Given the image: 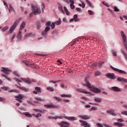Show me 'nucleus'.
<instances>
[{
	"label": "nucleus",
	"instance_id": "64",
	"mask_svg": "<svg viewBox=\"0 0 127 127\" xmlns=\"http://www.w3.org/2000/svg\"><path fill=\"white\" fill-rule=\"evenodd\" d=\"M123 108L127 110V104H125L123 105Z\"/></svg>",
	"mask_w": 127,
	"mask_h": 127
},
{
	"label": "nucleus",
	"instance_id": "2",
	"mask_svg": "<svg viewBox=\"0 0 127 127\" xmlns=\"http://www.w3.org/2000/svg\"><path fill=\"white\" fill-rule=\"evenodd\" d=\"M32 13H31L29 15V16L31 17L32 16V14L33 13L35 14V15H36V14H40L41 13V11L40 10L38 9V7L37 6H35L34 5H32Z\"/></svg>",
	"mask_w": 127,
	"mask_h": 127
},
{
	"label": "nucleus",
	"instance_id": "4",
	"mask_svg": "<svg viewBox=\"0 0 127 127\" xmlns=\"http://www.w3.org/2000/svg\"><path fill=\"white\" fill-rule=\"evenodd\" d=\"M44 107L47 108V109H59V106L54 105L53 104L45 105Z\"/></svg>",
	"mask_w": 127,
	"mask_h": 127
},
{
	"label": "nucleus",
	"instance_id": "58",
	"mask_svg": "<svg viewBox=\"0 0 127 127\" xmlns=\"http://www.w3.org/2000/svg\"><path fill=\"white\" fill-rule=\"evenodd\" d=\"M76 10L78 12H82V10H81V8L77 7L76 8Z\"/></svg>",
	"mask_w": 127,
	"mask_h": 127
},
{
	"label": "nucleus",
	"instance_id": "61",
	"mask_svg": "<svg viewBox=\"0 0 127 127\" xmlns=\"http://www.w3.org/2000/svg\"><path fill=\"white\" fill-rule=\"evenodd\" d=\"M36 55H38V56H46V55L45 54H37Z\"/></svg>",
	"mask_w": 127,
	"mask_h": 127
},
{
	"label": "nucleus",
	"instance_id": "7",
	"mask_svg": "<svg viewBox=\"0 0 127 127\" xmlns=\"http://www.w3.org/2000/svg\"><path fill=\"white\" fill-rule=\"evenodd\" d=\"M76 91H77V92H79V93H82L83 94L91 95V92L87 90H85L84 89L77 88L76 89Z\"/></svg>",
	"mask_w": 127,
	"mask_h": 127
},
{
	"label": "nucleus",
	"instance_id": "50",
	"mask_svg": "<svg viewBox=\"0 0 127 127\" xmlns=\"http://www.w3.org/2000/svg\"><path fill=\"white\" fill-rule=\"evenodd\" d=\"M13 74L16 76V77H19V74H18L17 71H13Z\"/></svg>",
	"mask_w": 127,
	"mask_h": 127
},
{
	"label": "nucleus",
	"instance_id": "15",
	"mask_svg": "<svg viewBox=\"0 0 127 127\" xmlns=\"http://www.w3.org/2000/svg\"><path fill=\"white\" fill-rule=\"evenodd\" d=\"M111 90H113L115 92H121L122 91L119 87L116 86L112 87Z\"/></svg>",
	"mask_w": 127,
	"mask_h": 127
},
{
	"label": "nucleus",
	"instance_id": "9",
	"mask_svg": "<svg viewBox=\"0 0 127 127\" xmlns=\"http://www.w3.org/2000/svg\"><path fill=\"white\" fill-rule=\"evenodd\" d=\"M1 71L3 72V73H5L6 75H9V72H10V70L5 67H2V69H1Z\"/></svg>",
	"mask_w": 127,
	"mask_h": 127
},
{
	"label": "nucleus",
	"instance_id": "23",
	"mask_svg": "<svg viewBox=\"0 0 127 127\" xmlns=\"http://www.w3.org/2000/svg\"><path fill=\"white\" fill-rule=\"evenodd\" d=\"M61 96L63 98H71L72 96L71 95L61 94Z\"/></svg>",
	"mask_w": 127,
	"mask_h": 127
},
{
	"label": "nucleus",
	"instance_id": "16",
	"mask_svg": "<svg viewBox=\"0 0 127 127\" xmlns=\"http://www.w3.org/2000/svg\"><path fill=\"white\" fill-rule=\"evenodd\" d=\"M49 119L50 120H57V119H63V118L61 116H55V117H49Z\"/></svg>",
	"mask_w": 127,
	"mask_h": 127
},
{
	"label": "nucleus",
	"instance_id": "36",
	"mask_svg": "<svg viewBox=\"0 0 127 127\" xmlns=\"http://www.w3.org/2000/svg\"><path fill=\"white\" fill-rule=\"evenodd\" d=\"M9 7L10 8L9 9V12H10V13H11V11H12V10L14 11V12L15 11H14V9H13V8L11 6V5H9Z\"/></svg>",
	"mask_w": 127,
	"mask_h": 127
},
{
	"label": "nucleus",
	"instance_id": "29",
	"mask_svg": "<svg viewBox=\"0 0 127 127\" xmlns=\"http://www.w3.org/2000/svg\"><path fill=\"white\" fill-rule=\"evenodd\" d=\"M94 75H95V77L100 76V75H101V71H100L99 70L95 71Z\"/></svg>",
	"mask_w": 127,
	"mask_h": 127
},
{
	"label": "nucleus",
	"instance_id": "30",
	"mask_svg": "<svg viewBox=\"0 0 127 127\" xmlns=\"http://www.w3.org/2000/svg\"><path fill=\"white\" fill-rule=\"evenodd\" d=\"M105 62H100L99 63H98V67H99V68H102V67H103V65H104Z\"/></svg>",
	"mask_w": 127,
	"mask_h": 127
},
{
	"label": "nucleus",
	"instance_id": "8",
	"mask_svg": "<svg viewBox=\"0 0 127 127\" xmlns=\"http://www.w3.org/2000/svg\"><path fill=\"white\" fill-rule=\"evenodd\" d=\"M79 122H80V123H82L81 126H82V127H91V125L89 124V123H87V122L85 121L79 120Z\"/></svg>",
	"mask_w": 127,
	"mask_h": 127
},
{
	"label": "nucleus",
	"instance_id": "12",
	"mask_svg": "<svg viewBox=\"0 0 127 127\" xmlns=\"http://www.w3.org/2000/svg\"><path fill=\"white\" fill-rule=\"evenodd\" d=\"M78 118H81L82 120H90L91 119V117L88 115H79Z\"/></svg>",
	"mask_w": 127,
	"mask_h": 127
},
{
	"label": "nucleus",
	"instance_id": "41",
	"mask_svg": "<svg viewBox=\"0 0 127 127\" xmlns=\"http://www.w3.org/2000/svg\"><path fill=\"white\" fill-rule=\"evenodd\" d=\"M49 30H50V27L49 26H47L45 29V31L47 32V33L48 31H49Z\"/></svg>",
	"mask_w": 127,
	"mask_h": 127
},
{
	"label": "nucleus",
	"instance_id": "28",
	"mask_svg": "<svg viewBox=\"0 0 127 127\" xmlns=\"http://www.w3.org/2000/svg\"><path fill=\"white\" fill-rule=\"evenodd\" d=\"M23 63H24V64L26 65V66H27L28 67L30 66V65H31V63H30L28 62L23 61Z\"/></svg>",
	"mask_w": 127,
	"mask_h": 127
},
{
	"label": "nucleus",
	"instance_id": "43",
	"mask_svg": "<svg viewBox=\"0 0 127 127\" xmlns=\"http://www.w3.org/2000/svg\"><path fill=\"white\" fill-rule=\"evenodd\" d=\"M88 12L90 15H93L94 14V12L91 10H88Z\"/></svg>",
	"mask_w": 127,
	"mask_h": 127
},
{
	"label": "nucleus",
	"instance_id": "13",
	"mask_svg": "<svg viewBox=\"0 0 127 127\" xmlns=\"http://www.w3.org/2000/svg\"><path fill=\"white\" fill-rule=\"evenodd\" d=\"M21 80H22L23 82H25V83H27V84H31V81L29 79V78H21Z\"/></svg>",
	"mask_w": 127,
	"mask_h": 127
},
{
	"label": "nucleus",
	"instance_id": "25",
	"mask_svg": "<svg viewBox=\"0 0 127 127\" xmlns=\"http://www.w3.org/2000/svg\"><path fill=\"white\" fill-rule=\"evenodd\" d=\"M36 27L38 30H39V29H40V27H41V25H40V22L38 21L36 22Z\"/></svg>",
	"mask_w": 127,
	"mask_h": 127
},
{
	"label": "nucleus",
	"instance_id": "52",
	"mask_svg": "<svg viewBox=\"0 0 127 127\" xmlns=\"http://www.w3.org/2000/svg\"><path fill=\"white\" fill-rule=\"evenodd\" d=\"M122 115H124L125 116H127V111H123L122 113H121Z\"/></svg>",
	"mask_w": 127,
	"mask_h": 127
},
{
	"label": "nucleus",
	"instance_id": "48",
	"mask_svg": "<svg viewBox=\"0 0 127 127\" xmlns=\"http://www.w3.org/2000/svg\"><path fill=\"white\" fill-rule=\"evenodd\" d=\"M77 42H78V40H73L71 43V46H73V45H74V44H75V43H77Z\"/></svg>",
	"mask_w": 127,
	"mask_h": 127
},
{
	"label": "nucleus",
	"instance_id": "55",
	"mask_svg": "<svg viewBox=\"0 0 127 127\" xmlns=\"http://www.w3.org/2000/svg\"><path fill=\"white\" fill-rule=\"evenodd\" d=\"M15 86L16 87H17V88H19V89H20V90H22L23 91L24 90V88H25L24 87H19V86H17L16 85H15Z\"/></svg>",
	"mask_w": 127,
	"mask_h": 127
},
{
	"label": "nucleus",
	"instance_id": "3",
	"mask_svg": "<svg viewBox=\"0 0 127 127\" xmlns=\"http://www.w3.org/2000/svg\"><path fill=\"white\" fill-rule=\"evenodd\" d=\"M20 20H21V18H19L18 19H17L14 22V23L13 24L12 26L9 29V33L11 34V33H12V32H13V30H14V29H15V28H16V26H17V25L18 24V23H19V22L20 21Z\"/></svg>",
	"mask_w": 127,
	"mask_h": 127
},
{
	"label": "nucleus",
	"instance_id": "60",
	"mask_svg": "<svg viewBox=\"0 0 127 127\" xmlns=\"http://www.w3.org/2000/svg\"><path fill=\"white\" fill-rule=\"evenodd\" d=\"M63 21L65 23H67V19H66V18H63Z\"/></svg>",
	"mask_w": 127,
	"mask_h": 127
},
{
	"label": "nucleus",
	"instance_id": "62",
	"mask_svg": "<svg viewBox=\"0 0 127 127\" xmlns=\"http://www.w3.org/2000/svg\"><path fill=\"white\" fill-rule=\"evenodd\" d=\"M61 88H64V87H65V85L64 84V83H61Z\"/></svg>",
	"mask_w": 127,
	"mask_h": 127
},
{
	"label": "nucleus",
	"instance_id": "26",
	"mask_svg": "<svg viewBox=\"0 0 127 127\" xmlns=\"http://www.w3.org/2000/svg\"><path fill=\"white\" fill-rule=\"evenodd\" d=\"M1 75L2 76H3V77H4V78L8 80V81H9V82L11 81V79L9 78V77H8V76H7V75H6V74H1Z\"/></svg>",
	"mask_w": 127,
	"mask_h": 127
},
{
	"label": "nucleus",
	"instance_id": "59",
	"mask_svg": "<svg viewBox=\"0 0 127 127\" xmlns=\"http://www.w3.org/2000/svg\"><path fill=\"white\" fill-rule=\"evenodd\" d=\"M69 2L70 3V4H74V3H75L74 0H69Z\"/></svg>",
	"mask_w": 127,
	"mask_h": 127
},
{
	"label": "nucleus",
	"instance_id": "53",
	"mask_svg": "<svg viewBox=\"0 0 127 127\" xmlns=\"http://www.w3.org/2000/svg\"><path fill=\"white\" fill-rule=\"evenodd\" d=\"M117 122H120V123H123V122H124V120H123V119H122V118H121V119H118L117 120Z\"/></svg>",
	"mask_w": 127,
	"mask_h": 127
},
{
	"label": "nucleus",
	"instance_id": "38",
	"mask_svg": "<svg viewBox=\"0 0 127 127\" xmlns=\"http://www.w3.org/2000/svg\"><path fill=\"white\" fill-rule=\"evenodd\" d=\"M54 98L55 99V100H56L57 101H59V102H61V101H62V99H60L59 97H54Z\"/></svg>",
	"mask_w": 127,
	"mask_h": 127
},
{
	"label": "nucleus",
	"instance_id": "57",
	"mask_svg": "<svg viewBox=\"0 0 127 127\" xmlns=\"http://www.w3.org/2000/svg\"><path fill=\"white\" fill-rule=\"evenodd\" d=\"M42 35H47V32H46V31L42 32Z\"/></svg>",
	"mask_w": 127,
	"mask_h": 127
},
{
	"label": "nucleus",
	"instance_id": "27",
	"mask_svg": "<svg viewBox=\"0 0 127 127\" xmlns=\"http://www.w3.org/2000/svg\"><path fill=\"white\" fill-rule=\"evenodd\" d=\"M35 100L39 101L40 102H44V99H42L40 97H35Z\"/></svg>",
	"mask_w": 127,
	"mask_h": 127
},
{
	"label": "nucleus",
	"instance_id": "22",
	"mask_svg": "<svg viewBox=\"0 0 127 127\" xmlns=\"http://www.w3.org/2000/svg\"><path fill=\"white\" fill-rule=\"evenodd\" d=\"M47 90L49 91V92H54V88L52 87H47Z\"/></svg>",
	"mask_w": 127,
	"mask_h": 127
},
{
	"label": "nucleus",
	"instance_id": "24",
	"mask_svg": "<svg viewBox=\"0 0 127 127\" xmlns=\"http://www.w3.org/2000/svg\"><path fill=\"white\" fill-rule=\"evenodd\" d=\"M94 101L96 103H101L102 102V99L100 98H96L94 99Z\"/></svg>",
	"mask_w": 127,
	"mask_h": 127
},
{
	"label": "nucleus",
	"instance_id": "63",
	"mask_svg": "<svg viewBox=\"0 0 127 127\" xmlns=\"http://www.w3.org/2000/svg\"><path fill=\"white\" fill-rule=\"evenodd\" d=\"M113 56H117V52H113Z\"/></svg>",
	"mask_w": 127,
	"mask_h": 127
},
{
	"label": "nucleus",
	"instance_id": "18",
	"mask_svg": "<svg viewBox=\"0 0 127 127\" xmlns=\"http://www.w3.org/2000/svg\"><path fill=\"white\" fill-rule=\"evenodd\" d=\"M24 27H25V22H22L21 24L19 30H20L21 31V30H22V29H23Z\"/></svg>",
	"mask_w": 127,
	"mask_h": 127
},
{
	"label": "nucleus",
	"instance_id": "34",
	"mask_svg": "<svg viewBox=\"0 0 127 127\" xmlns=\"http://www.w3.org/2000/svg\"><path fill=\"white\" fill-rule=\"evenodd\" d=\"M35 90L37 91V92H38V93H41V89L40 88V87H36Z\"/></svg>",
	"mask_w": 127,
	"mask_h": 127
},
{
	"label": "nucleus",
	"instance_id": "37",
	"mask_svg": "<svg viewBox=\"0 0 127 127\" xmlns=\"http://www.w3.org/2000/svg\"><path fill=\"white\" fill-rule=\"evenodd\" d=\"M8 29V26H6L5 27H4L2 29L1 31H5L6 30H7Z\"/></svg>",
	"mask_w": 127,
	"mask_h": 127
},
{
	"label": "nucleus",
	"instance_id": "54",
	"mask_svg": "<svg viewBox=\"0 0 127 127\" xmlns=\"http://www.w3.org/2000/svg\"><path fill=\"white\" fill-rule=\"evenodd\" d=\"M70 6L71 9H74V8H75V5H74V4H70Z\"/></svg>",
	"mask_w": 127,
	"mask_h": 127
},
{
	"label": "nucleus",
	"instance_id": "17",
	"mask_svg": "<svg viewBox=\"0 0 127 127\" xmlns=\"http://www.w3.org/2000/svg\"><path fill=\"white\" fill-rule=\"evenodd\" d=\"M32 36H33V34L31 33H29L24 35V39H25L28 38V37H31Z\"/></svg>",
	"mask_w": 127,
	"mask_h": 127
},
{
	"label": "nucleus",
	"instance_id": "51",
	"mask_svg": "<svg viewBox=\"0 0 127 127\" xmlns=\"http://www.w3.org/2000/svg\"><path fill=\"white\" fill-rule=\"evenodd\" d=\"M42 115H41V114L40 113H38L36 116H35V118H40V117H42Z\"/></svg>",
	"mask_w": 127,
	"mask_h": 127
},
{
	"label": "nucleus",
	"instance_id": "40",
	"mask_svg": "<svg viewBox=\"0 0 127 127\" xmlns=\"http://www.w3.org/2000/svg\"><path fill=\"white\" fill-rule=\"evenodd\" d=\"M102 4H104L105 6H107V7H110V5L108 4V3H106L105 1H102Z\"/></svg>",
	"mask_w": 127,
	"mask_h": 127
},
{
	"label": "nucleus",
	"instance_id": "19",
	"mask_svg": "<svg viewBox=\"0 0 127 127\" xmlns=\"http://www.w3.org/2000/svg\"><path fill=\"white\" fill-rule=\"evenodd\" d=\"M21 33H22L21 31L19 30V32L18 33L17 37L18 39H21V38H22V36L21 35Z\"/></svg>",
	"mask_w": 127,
	"mask_h": 127
},
{
	"label": "nucleus",
	"instance_id": "47",
	"mask_svg": "<svg viewBox=\"0 0 127 127\" xmlns=\"http://www.w3.org/2000/svg\"><path fill=\"white\" fill-rule=\"evenodd\" d=\"M97 110H98V109H97V108H96L95 107H93L90 109V112H92V111H97Z\"/></svg>",
	"mask_w": 127,
	"mask_h": 127
},
{
	"label": "nucleus",
	"instance_id": "14",
	"mask_svg": "<svg viewBox=\"0 0 127 127\" xmlns=\"http://www.w3.org/2000/svg\"><path fill=\"white\" fill-rule=\"evenodd\" d=\"M117 81H118V82H124L125 83H127V79L124 78L118 77Z\"/></svg>",
	"mask_w": 127,
	"mask_h": 127
},
{
	"label": "nucleus",
	"instance_id": "42",
	"mask_svg": "<svg viewBox=\"0 0 127 127\" xmlns=\"http://www.w3.org/2000/svg\"><path fill=\"white\" fill-rule=\"evenodd\" d=\"M13 80H15L16 82H18L19 83H21V80H19L18 78H16V77L13 78Z\"/></svg>",
	"mask_w": 127,
	"mask_h": 127
},
{
	"label": "nucleus",
	"instance_id": "20",
	"mask_svg": "<svg viewBox=\"0 0 127 127\" xmlns=\"http://www.w3.org/2000/svg\"><path fill=\"white\" fill-rule=\"evenodd\" d=\"M78 15L77 14H75L73 16V20L75 22H77V21H79V18H77Z\"/></svg>",
	"mask_w": 127,
	"mask_h": 127
},
{
	"label": "nucleus",
	"instance_id": "31",
	"mask_svg": "<svg viewBox=\"0 0 127 127\" xmlns=\"http://www.w3.org/2000/svg\"><path fill=\"white\" fill-rule=\"evenodd\" d=\"M59 82H62V81L61 80H56V81L51 80L49 81V83H53V84H56L57 83H59Z\"/></svg>",
	"mask_w": 127,
	"mask_h": 127
},
{
	"label": "nucleus",
	"instance_id": "45",
	"mask_svg": "<svg viewBox=\"0 0 127 127\" xmlns=\"http://www.w3.org/2000/svg\"><path fill=\"white\" fill-rule=\"evenodd\" d=\"M1 89H2V90H4V91H7V90H8V87H1Z\"/></svg>",
	"mask_w": 127,
	"mask_h": 127
},
{
	"label": "nucleus",
	"instance_id": "10",
	"mask_svg": "<svg viewBox=\"0 0 127 127\" xmlns=\"http://www.w3.org/2000/svg\"><path fill=\"white\" fill-rule=\"evenodd\" d=\"M64 119H65V120H68V121H76L77 118L75 117H68V116H64Z\"/></svg>",
	"mask_w": 127,
	"mask_h": 127
},
{
	"label": "nucleus",
	"instance_id": "46",
	"mask_svg": "<svg viewBox=\"0 0 127 127\" xmlns=\"http://www.w3.org/2000/svg\"><path fill=\"white\" fill-rule=\"evenodd\" d=\"M51 27L52 29H54V28H55V24L54 23V22H53L51 24Z\"/></svg>",
	"mask_w": 127,
	"mask_h": 127
},
{
	"label": "nucleus",
	"instance_id": "5",
	"mask_svg": "<svg viewBox=\"0 0 127 127\" xmlns=\"http://www.w3.org/2000/svg\"><path fill=\"white\" fill-rule=\"evenodd\" d=\"M110 67L111 69H112V70H114V71H116V72H118L120 73V74H127V72L121 69H119V68H115L112 65H110Z\"/></svg>",
	"mask_w": 127,
	"mask_h": 127
},
{
	"label": "nucleus",
	"instance_id": "1",
	"mask_svg": "<svg viewBox=\"0 0 127 127\" xmlns=\"http://www.w3.org/2000/svg\"><path fill=\"white\" fill-rule=\"evenodd\" d=\"M85 82L86 83L84 84L83 86H85V87H87L88 89H91V91L92 92H94V93H96L97 94L101 93V90H100V89L97 87H92V86H91V83L89 82V81L87 80V79H85Z\"/></svg>",
	"mask_w": 127,
	"mask_h": 127
},
{
	"label": "nucleus",
	"instance_id": "49",
	"mask_svg": "<svg viewBox=\"0 0 127 127\" xmlns=\"http://www.w3.org/2000/svg\"><path fill=\"white\" fill-rule=\"evenodd\" d=\"M33 110L35 112H39V113H43V111L42 110H40V109H33Z\"/></svg>",
	"mask_w": 127,
	"mask_h": 127
},
{
	"label": "nucleus",
	"instance_id": "21",
	"mask_svg": "<svg viewBox=\"0 0 127 127\" xmlns=\"http://www.w3.org/2000/svg\"><path fill=\"white\" fill-rule=\"evenodd\" d=\"M62 22V21L61 20V18H59V20L57 21H56L55 23V24H56V25H60Z\"/></svg>",
	"mask_w": 127,
	"mask_h": 127
},
{
	"label": "nucleus",
	"instance_id": "56",
	"mask_svg": "<svg viewBox=\"0 0 127 127\" xmlns=\"http://www.w3.org/2000/svg\"><path fill=\"white\" fill-rule=\"evenodd\" d=\"M51 24V22L49 21L46 23V26H49Z\"/></svg>",
	"mask_w": 127,
	"mask_h": 127
},
{
	"label": "nucleus",
	"instance_id": "6",
	"mask_svg": "<svg viewBox=\"0 0 127 127\" xmlns=\"http://www.w3.org/2000/svg\"><path fill=\"white\" fill-rule=\"evenodd\" d=\"M106 77H107V78H109V79H111V80H115L117 77L115 76V73H107L106 74Z\"/></svg>",
	"mask_w": 127,
	"mask_h": 127
},
{
	"label": "nucleus",
	"instance_id": "33",
	"mask_svg": "<svg viewBox=\"0 0 127 127\" xmlns=\"http://www.w3.org/2000/svg\"><path fill=\"white\" fill-rule=\"evenodd\" d=\"M52 35L53 37H55V36H57V31H54L52 33Z\"/></svg>",
	"mask_w": 127,
	"mask_h": 127
},
{
	"label": "nucleus",
	"instance_id": "39",
	"mask_svg": "<svg viewBox=\"0 0 127 127\" xmlns=\"http://www.w3.org/2000/svg\"><path fill=\"white\" fill-rule=\"evenodd\" d=\"M24 115L25 116H26V117H27L28 118H31L32 117L31 116V114H29L28 113H25Z\"/></svg>",
	"mask_w": 127,
	"mask_h": 127
},
{
	"label": "nucleus",
	"instance_id": "32",
	"mask_svg": "<svg viewBox=\"0 0 127 127\" xmlns=\"http://www.w3.org/2000/svg\"><path fill=\"white\" fill-rule=\"evenodd\" d=\"M15 99H20L21 100L23 98V95L19 94L18 96H15Z\"/></svg>",
	"mask_w": 127,
	"mask_h": 127
},
{
	"label": "nucleus",
	"instance_id": "44",
	"mask_svg": "<svg viewBox=\"0 0 127 127\" xmlns=\"http://www.w3.org/2000/svg\"><path fill=\"white\" fill-rule=\"evenodd\" d=\"M114 11H116V12H118V11H120V9L118 8V7H117L116 6H115L114 7Z\"/></svg>",
	"mask_w": 127,
	"mask_h": 127
},
{
	"label": "nucleus",
	"instance_id": "11",
	"mask_svg": "<svg viewBox=\"0 0 127 127\" xmlns=\"http://www.w3.org/2000/svg\"><path fill=\"white\" fill-rule=\"evenodd\" d=\"M106 113L107 114H110V115H111V116H113L114 117H116V116H117V114H116V113H115V110H107L106 111Z\"/></svg>",
	"mask_w": 127,
	"mask_h": 127
},
{
	"label": "nucleus",
	"instance_id": "35",
	"mask_svg": "<svg viewBox=\"0 0 127 127\" xmlns=\"http://www.w3.org/2000/svg\"><path fill=\"white\" fill-rule=\"evenodd\" d=\"M86 1L87 4H88V5L90 6V7H93V5H92V3H91V2H90V1H89V0H86Z\"/></svg>",
	"mask_w": 127,
	"mask_h": 127
}]
</instances>
